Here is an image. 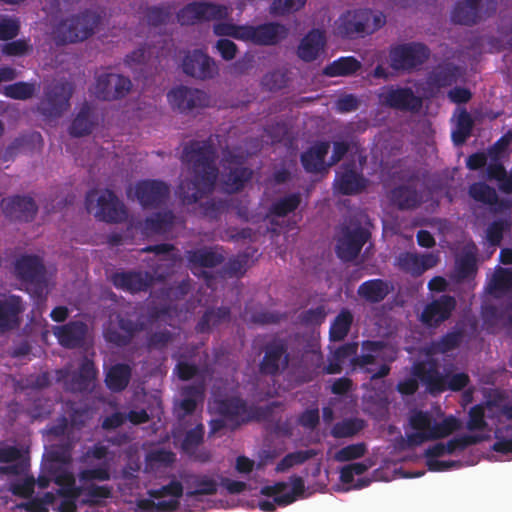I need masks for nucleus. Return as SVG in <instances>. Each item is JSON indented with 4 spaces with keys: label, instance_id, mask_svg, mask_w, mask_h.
Masks as SVG:
<instances>
[{
    "label": "nucleus",
    "instance_id": "1",
    "mask_svg": "<svg viewBox=\"0 0 512 512\" xmlns=\"http://www.w3.org/2000/svg\"><path fill=\"white\" fill-rule=\"evenodd\" d=\"M217 157V149L210 138L191 140L184 145L181 161L193 174L178 186L177 193L184 204H194L213 192L219 173Z\"/></svg>",
    "mask_w": 512,
    "mask_h": 512
},
{
    "label": "nucleus",
    "instance_id": "2",
    "mask_svg": "<svg viewBox=\"0 0 512 512\" xmlns=\"http://www.w3.org/2000/svg\"><path fill=\"white\" fill-rule=\"evenodd\" d=\"M362 354L352 357L350 366L353 371L370 375L371 380H377L389 375L396 352L389 348L384 341L365 340L361 344Z\"/></svg>",
    "mask_w": 512,
    "mask_h": 512
},
{
    "label": "nucleus",
    "instance_id": "3",
    "mask_svg": "<svg viewBox=\"0 0 512 512\" xmlns=\"http://www.w3.org/2000/svg\"><path fill=\"white\" fill-rule=\"evenodd\" d=\"M385 23L386 17L382 12L370 9L348 10L336 21V32L344 39L354 40L373 34Z\"/></svg>",
    "mask_w": 512,
    "mask_h": 512
},
{
    "label": "nucleus",
    "instance_id": "4",
    "mask_svg": "<svg viewBox=\"0 0 512 512\" xmlns=\"http://www.w3.org/2000/svg\"><path fill=\"white\" fill-rule=\"evenodd\" d=\"M101 15L93 10L86 9L59 22L53 29L57 44L76 43L88 39L94 34L95 28L101 22Z\"/></svg>",
    "mask_w": 512,
    "mask_h": 512
},
{
    "label": "nucleus",
    "instance_id": "5",
    "mask_svg": "<svg viewBox=\"0 0 512 512\" xmlns=\"http://www.w3.org/2000/svg\"><path fill=\"white\" fill-rule=\"evenodd\" d=\"M217 412L236 429L252 420H265L270 417L276 403L267 406H249L247 402L237 396L227 397L216 402Z\"/></svg>",
    "mask_w": 512,
    "mask_h": 512
},
{
    "label": "nucleus",
    "instance_id": "6",
    "mask_svg": "<svg viewBox=\"0 0 512 512\" xmlns=\"http://www.w3.org/2000/svg\"><path fill=\"white\" fill-rule=\"evenodd\" d=\"M88 212L95 208L94 216L106 223H121L127 218L124 203L110 189L103 190L99 195L96 189L89 190L85 197Z\"/></svg>",
    "mask_w": 512,
    "mask_h": 512
},
{
    "label": "nucleus",
    "instance_id": "7",
    "mask_svg": "<svg viewBox=\"0 0 512 512\" xmlns=\"http://www.w3.org/2000/svg\"><path fill=\"white\" fill-rule=\"evenodd\" d=\"M14 273L16 278L28 285L35 295L41 296L46 290V268L39 256H20L14 264Z\"/></svg>",
    "mask_w": 512,
    "mask_h": 512
},
{
    "label": "nucleus",
    "instance_id": "8",
    "mask_svg": "<svg viewBox=\"0 0 512 512\" xmlns=\"http://www.w3.org/2000/svg\"><path fill=\"white\" fill-rule=\"evenodd\" d=\"M230 10L226 5L208 1H193L181 8L176 18L180 25L190 26L198 22L223 20L228 18Z\"/></svg>",
    "mask_w": 512,
    "mask_h": 512
},
{
    "label": "nucleus",
    "instance_id": "9",
    "mask_svg": "<svg viewBox=\"0 0 512 512\" xmlns=\"http://www.w3.org/2000/svg\"><path fill=\"white\" fill-rule=\"evenodd\" d=\"M73 91V84L68 81H56L49 84L45 88L44 98L39 105L40 112L46 117H60L69 109Z\"/></svg>",
    "mask_w": 512,
    "mask_h": 512
},
{
    "label": "nucleus",
    "instance_id": "10",
    "mask_svg": "<svg viewBox=\"0 0 512 512\" xmlns=\"http://www.w3.org/2000/svg\"><path fill=\"white\" fill-rule=\"evenodd\" d=\"M378 100L382 106L410 113H418L423 105L422 98L411 87L399 85L384 86Z\"/></svg>",
    "mask_w": 512,
    "mask_h": 512
},
{
    "label": "nucleus",
    "instance_id": "11",
    "mask_svg": "<svg viewBox=\"0 0 512 512\" xmlns=\"http://www.w3.org/2000/svg\"><path fill=\"white\" fill-rule=\"evenodd\" d=\"M289 361L287 341L275 338L264 346V356L259 363V372L264 376H278L288 368Z\"/></svg>",
    "mask_w": 512,
    "mask_h": 512
},
{
    "label": "nucleus",
    "instance_id": "12",
    "mask_svg": "<svg viewBox=\"0 0 512 512\" xmlns=\"http://www.w3.org/2000/svg\"><path fill=\"white\" fill-rule=\"evenodd\" d=\"M167 98L171 107L182 114H189L210 105V96L205 91L183 85L171 89Z\"/></svg>",
    "mask_w": 512,
    "mask_h": 512
},
{
    "label": "nucleus",
    "instance_id": "13",
    "mask_svg": "<svg viewBox=\"0 0 512 512\" xmlns=\"http://www.w3.org/2000/svg\"><path fill=\"white\" fill-rule=\"evenodd\" d=\"M430 57L429 48L417 42L400 44L390 51L391 67L395 70H412Z\"/></svg>",
    "mask_w": 512,
    "mask_h": 512
},
{
    "label": "nucleus",
    "instance_id": "14",
    "mask_svg": "<svg viewBox=\"0 0 512 512\" xmlns=\"http://www.w3.org/2000/svg\"><path fill=\"white\" fill-rule=\"evenodd\" d=\"M184 74L198 80H209L219 74L215 60L201 49L188 51L182 60Z\"/></svg>",
    "mask_w": 512,
    "mask_h": 512
},
{
    "label": "nucleus",
    "instance_id": "15",
    "mask_svg": "<svg viewBox=\"0 0 512 512\" xmlns=\"http://www.w3.org/2000/svg\"><path fill=\"white\" fill-rule=\"evenodd\" d=\"M128 77L115 73L100 74L96 78L93 94L99 100L113 101L124 98L131 90Z\"/></svg>",
    "mask_w": 512,
    "mask_h": 512
},
{
    "label": "nucleus",
    "instance_id": "16",
    "mask_svg": "<svg viewBox=\"0 0 512 512\" xmlns=\"http://www.w3.org/2000/svg\"><path fill=\"white\" fill-rule=\"evenodd\" d=\"M370 236V232L361 226L354 229L343 227L335 248L338 258L344 262L356 259Z\"/></svg>",
    "mask_w": 512,
    "mask_h": 512
},
{
    "label": "nucleus",
    "instance_id": "17",
    "mask_svg": "<svg viewBox=\"0 0 512 512\" xmlns=\"http://www.w3.org/2000/svg\"><path fill=\"white\" fill-rule=\"evenodd\" d=\"M169 195V185L161 180H141L135 185V196L144 208L160 207L168 200Z\"/></svg>",
    "mask_w": 512,
    "mask_h": 512
},
{
    "label": "nucleus",
    "instance_id": "18",
    "mask_svg": "<svg viewBox=\"0 0 512 512\" xmlns=\"http://www.w3.org/2000/svg\"><path fill=\"white\" fill-rule=\"evenodd\" d=\"M288 35V29L280 23L268 22L256 26L245 25L244 40L260 46H273Z\"/></svg>",
    "mask_w": 512,
    "mask_h": 512
},
{
    "label": "nucleus",
    "instance_id": "19",
    "mask_svg": "<svg viewBox=\"0 0 512 512\" xmlns=\"http://www.w3.org/2000/svg\"><path fill=\"white\" fill-rule=\"evenodd\" d=\"M369 180L357 171L354 161L343 163L336 172L334 186L342 195H357L368 186Z\"/></svg>",
    "mask_w": 512,
    "mask_h": 512
},
{
    "label": "nucleus",
    "instance_id": "20",
    "mask_svg": "<svg viewBox=\"0 0 512 512\" xmlns=\"http://www.w3.org/2000/svg\"><path fill=\"white\" fill-rule=\"evenodd\" d=\"M25 309L26 305L21 296L15 294L0 296V334L18 329Z\"/></svg>",
    "mask_w": 512,
    "mask_h": 512
},
{
    "label": "nucleus",
    "instance_id": "21",
    "mask_svg": "<svg viewBox=\"0 0 512 512\" xmlns=\"http://www.w3.org/2000/svg\"><path fill=\"white\" fill-rule=\"evenodd\" d=\"M98 369L94 362L84 357L79 368L68 374L65 389L73 393H89L95 387Z\"/></svg>",
    "mask_w": 512,
    "mask_h": 512
},
{
    "label": "nucleus",
    "instance_id": "22",
    "mask_svg": "<svg viewBox=\"0 0 512 512\" xmlns=\"http://www.w3.org/2000/svg\"><path fill=\"white\" fill-rule=\"evenodd\" d=\"M438 262L439 256L435 253L401 252L396 257L395 265L403 273L412 277H419L427 270L435 267Z\"/></svg>",
    "mask_w": 512,
    "mask_h": 512
},
{
    "label": "nucleus",
    "instance_id": "23",
    "mask_svg": "<svg viewBox=\"0 0 512 512\" xmlns=\"http://www.w3.org/2000/svg\"><path fill=\"white\" fill-rule=\"evenodd\" d=\"M111 282L115 288L136 294L146 292L154 282V276L148 271H121L111 276Z\"/></svg>",
    "mask_w": 512,
    "mask_h": 512
},
{
    "label": "nucleus",
    "instance_id": "24",
    "mask_svg": "<svg viewBox=\"0 0 512 512\" xmlns=\"http://www.w3.org/2000/svg\"><path fill=\"white\" fill-rule=\"evenodd\" d=\"M455 307V298L443 294L425 306L421 313L420 320L427 327H438L441 323L450 318Z\"/></svg>",
    "mask_w": 512,
    "mask_h": 512
},
{
    "label": "nucleus",
    "instance_id": "25",
    "mask_svg": "<svg viewBox=\"0 0 512 512\" xmlns=\"http://www.w3.org/2000/svg\"><path fill=\"white\" fill-rule=\"evenodd\" d=\"M1 208L7 218L24 222L32 221L38 211L33 198L21 195L3 198Z\"/></svg>",
    "mask_w": 512,
    "mask_h": 512
},
{
    "label": "nucleus",
    "instance_id": "26",
    "mask_svg": "<svg viewBox=\"0 0 512 512\" xmlns=\"http://www.w3.org/2000/svg\"><path fill=\"white\" fill-rule=\"evenodd\" d=\"M326 42L323 30L312 29L300 41L297 56L304 62H313L324 52Z\"/></svg>",
    "mask_w": 512,
    "mask_h": 512
},
{
    "label": "nucleus",
    "instance_id": "27",
    "mask_svg": "<svg viewBox=\"0 0 512 512\" xmlns=\"http://www.w3.org/2000/svg\"><path fill=\"white\" fill-rule=\"evenodd\" d=\"M54 335L61 346L73 349L82 346L87 333V325L82 321H70L54 327Z\"/></svg>",
    "mask_w": 512,
    "mask_h": 512
},
{
    "label": "nucleus",
    "instance_id": "28",
    "mask_svg": "<svg viewBox=\"0 0 512 512\" xmlns=\"http://www.w3.org/2000/svg\"><path fill=\"white\" fill-rule=\"evenodd\" d=\"M227 160L229 163L236 165V167L231 168L225 177L226 191L229 193L239 192L251 180L253 171L248 167L242 166L243 158L241 156L229 153Z\"/></svg>",
    "mask_w": 512,
    "mask_h": 512
},
{
    "label": "nucleus",
    "instance_id": "29",
    "mask_svg": "<svg viewBox=\"0 0 512 512\" xmlns=\"http://www.w3.org/2000/svg\"><path fill=\"white\" fill-rule=\"evenodd\" d=\"M185 258L188 267L193 271L195 268H214L224 262V256L217 251V248L201 247L187 250Z\"/></svg>",
    "mask_w": 512,
    "mask_h": 512
},
{
    "label": "nucleus",
    "instance_id": "30",
    "mask_svg": "<svg viewBox=\"0 0 512 512\" xmlns=\"http://www.w3.org/2000/svg\"><path fill=\"white\" fill-rule=\"evenodd\" d=\"M290 483L292 485V491L284 493L282 496L274 497L273 501L262 500L259 501L258 507L264 512H273L276 510V506H287L297 500L298 497L302 496L305 492V483L302 477L292 475L290 477Z\"/></svg>",
    "mask_w": 512,
    "mask_h": 512
},
{
    "label": "nucleus",
    "instance_id": "31",
    "mask_svg": "<svg viewBox=\"0 0 512 512\" xmlns=\"http://www.w3.org/2000/svg\"><path fill=\"white\" fill-rule=\"evenodd\" d=\"M330 144L327 141L318 142L301 154L300 160L308 173H320L326 170L325 157Z\"/></svg>",
    "mask_w": 512,
    "mask_h": 512
},
{
    "label": "nucleus",
    "instance_id": "32",
    "mask_svg": "<svg viewBox=\"0 0 512 512\" xmlns=\"http://www.w3.org/2000/svg\"><path fill=\"white\" fill-rule=\"evenodd\" d=\"M482 0L459 1L451 12V21L456 24L472 26L480 19Z\"/></svg>",
    "mask_w": 512,
    "mask_h": 512
},
{
    "label": "nucleus",
    "instance_id": "33",
    "mask_svg": "<svg viewBox=\"0 0 512 512\" xmlns=\"http://www.w3.org/2000/svg\"><path fill=\"white\" fill-rule=\"evenodd\" d=\"M132 377V368L126 363H116L111 365L105 374V385L114 393L124 391L130 383Z\"/></svg>",
    "mask_w": 512,
    "mask_h": 512
},
{
    "label": "nucleus",
    "instance_id": "34",
    "mask_svg": "<svg viewBox=\"0 0 512 512\" xmlns=\"http://www.w3.org/2000/svg\"><path fill=\"white\" fill-rule=\"evenodd\" d=\"M53 481L59 486L57 494L63 498L77 500L83 494V486H76L75 477L67 468H55L53 470Z\"/></svg>",
    "mask_w": 512,
    "mask_h": 512
},
{
    "label": "nucleus",
    "instance_id": "35",
    "mask_svg": "<svg viewBox=\"0 0 512 512\" xmlns=\"http://www.w3.org/2000/svg\"><path fill=\"white\" fill-rule=\"evenodd\" d=\"M393 289L392 285L383 279H370L363 282L357 289L360 298L369 303H380Z\"/></svg>",
    "mask_w": 512,
    "mask_h": 512
},
{
    "label": "nucleus",
    "instance_id": "36",
    "mask_svg": "<svg viewBox=\"0 0 512 512\" xmlns=\"http://www.w3.org/2000/svg\"><path fill=\"white\" fill-rule=\"evenodd\" d=\"M460 77V69L453 63H444L435 67L427 77L429 86L441 89L456 83Z\"/></svg>",
    "mask_w": 512,
    "mask_h": 512
},
{
    "label": "nucleus",
    "instance_id": "37",
    "mask_svg": "<svg viewBox=\"0 0 512 512\" xmlns=\"http://www.w3.org/2000/svg\"><path fill=\"white\" fill-rule=\"evenodd\" d=\"M231 311L227 306L207 309L195 326L197 333H208L213 328L218 327L224 322L230 320Z\"/></svg>",
    "mask_w": 512,
    "mask_h": 512
},
{
    "label": "nucleus",
    "instance_id": "38",
    "mask_svg": "<svg viewBox=\"0 0 512 512\" xmlns=\"http://www.w3.org/2000/svg\"><path fill=\"white\" fill-rule=\"evenodd\" d=\"M175 215L171 210L160 211L148 216L143 224L147 234H165L173 228Z\"/></svg>",
    "mask_w": 512,
    "mask_h": 512
},
{
    "label": "nucleus",
    "instance_id": "39",
    "mask_svg": "<svg viewBox=\"0 0 512 512\" xmlns=\"http://www.w3.org/2000/svg\"><path fill=\"white\" fill-rule=\"evenodd\" d=\"M182 479L187 488H194L193 490H187V498H193L198 495H213L217 492L216 481L208 476L189 474L183 476Z\"/></svg>",
    "mask_w": 512,
    "mask_h": 512
},
{
    "label": "nucleus",
    "instance_id": "40",
    "mask_svg": "<svg viewBox=\"0 0 512 512\" xmlns=\"http://www.w3.org/2000/svg\"><path fill=\"white\" fill-rule=\"evenodd\" d=\"M391 201L400 210H411L421 204V197L415 188L400 185L391 191Z\"/></svg>",
    "mask_w": 512,
    "mask_h": 512
},
{
    "label": "nucleus",
    "instance_id": "41",
    "mask_svg": "<svg viewBox=\"0 0 512 512\" xmlns=\"http://www.w3.org/2000/svg\"><path fill=\"white\" fill-rule=\"evenodd\" d=\"M94 125L95 122L93 120L92 109L88 103H84L76 117L71 122L69 134L73 137L89 135L92 132Z\"/></svg>",
    "mask_w": 512,
    "mask_h": 512
},
{
    "label": "nucleus",
    "instance_id": "42",
    "mask_svg": "<svg viewBox=\"0 0 512 512\" xmlns=\"http://www.w3.org/2000/svg\"><path fill=\"white\" fill-rule=\"evenodd\" d=\"M353 320L352 312L347 308H343L331 322L329 328L330 340L333 342L344 340L351 329Z\"/></svg>",
    "mask_w": 512,
    "mask_h": 512
},
{
    "label": "nucleus",
    "instance_id": "43",
    "mask_svg": "<svg viewBox=\"0 0 512 512\" xmlns=\"http://www.w3.org/2000/svg\"><path fill=\"white\" fill-rule=\"evenodd\" d=\"M302 202V196L299 192L290 193L276 199L268 209L269 216H275L279 218L286 217L290 213H293L298 209Z\"/></svg>",
    "mask_w": 512,
    "mask_h": 512
},
{
    "label": "nucleus",
    "instance_id": "44",
    "mask_svg": "<svg viewBox=\"0 0 512 512\" xmlns=\"http://www.w3.org/2000/svg\"><path fill=\"white\" fill-rule=\"evenodd\" d=\"M361 68V63L353 56L340 57L328 64L323 73L329 77L349 76Z\"/></svg>",
    "mask_w": 512,
    "mask_h": 512
},
{
    "label": "nucleus",
    "instance_id": "45",
    "mask_svg": "<svg viewBox=\"0 0 512 512\" xmlns=\"http://www.w3.org/2000/svg\"><path fill=\"white\" fill-rule=\"evenodd\" d=\"M182 400L179 407L183 410L184 415H191L197 408V403L204 398V385L192 384L185 386L181 390Z\"/></svg>",
    "mask_w": 512,
    "mask_h": 512
},
{
    "label": "nucleus",
    "instance_id": "46",
    "mask_svg": "<svg viewBox=\"0 0 512 512\" xmlns=\"http://www.w3.org/2000/svg\"><path fill=\"white\" fill-rule=\"evenodd\" d=\"M474 127V120L471 114L465 109H461L456 121V127L452 132V141L456 146L463 145L471 136Z\"/></svg>",
    "mask_w": 512,
    "mask_h": 512
},
{
    "label": "nucleus",
    "instance_id": "47",
    "mask_svg": "<svg viewBox=\"0 0 512 512\" xmlns=\"http://www.w3.org/2000/svg\"><path fill=\"white\" fill-rule=\"evenodd\" d=\"M416 374L427 386L430 393H441L446 390V375H442L437 369L419 367L416 370Z\"/></svg>",
    "mask_w": 512,
    "mask_h": 512
},
{
    "label": "nucleus",
    "instance_id": "48",
    "mask_svg": "<svg viewBox=\"0 0 512 512\" xmlns=\"http://www.w3.org/2000/svg\"><path fill=\"white\" fill-rule=\"evenodd\" d=\"M464 333L461 329L452 330L444 334L439 340L432 342L431 350L434 353L445 354L456 349L462 342Z\"/></svg>",
    "mask_w": 512,
    "mask_h": 512
},
{
    "label": "nucleus",
    "instance_id": "49",
    "mask_svg": "<svg viewBox=\"0 0 512 512\" xmlns=\"http://www.w3.org/2000/svg\"><path fill=\"white\" fill-rule=\"evenodd\" d=\"M203 441L204 426L200 423L185 433L181 443V449L185 454L194 457L198 447L203 443Z\"/></svg>",
    "mask_w": 512,
    "mask_h": 512
},
{
    "label": "nucleus",
    "instance_id": "50",
    "mask_svg": "<svg viewBox=\"0 0 512 512\" xmlns=\"http://www.w3.org/2000/svg\"><path fill=\"white\" fill-rule=\"evenodd\" d=\"M460 428V421L454 416H448L441 422L432 421L431 429L428 431L430 440L445 438Z\"/></svg>",
    "mask_w": 512,
    "mask_h": 512
},
{
    "label": "nucleus",
    "instance_id": "51",
    "mask_svg": "<svg viewBox=\"0 0 512 512\" xmlns=\"http://www.w3.org/2000/svg\"><path fill=\"white\" fill-rule=\"evenodd\" d=\"M314 456H316V451L313 449L298 450L288 453L277 463L275 471L277 473L285 472L295 465L303 464Z\"/></svg>",
    "mask_w": 512,
    "mask_h": 512
},
{
    "label": "nucleus",
    "instance_id": "52",
    "mask_svg": "<svg viewBox=\"0 0 512 512\" xmlns=\"http://www.w3.org/2000/svg\"><path fill=\"white\" fill-rule=\"evenodd\" d=\"M469 196L477 202L493 205L497 202L498 196L495 189L485 182H474L469 186Z\"/></svg>",
    "mask_w": 512,
    "mask_h": 512
},
{
    "label": "nucleus",
    "instance_id": "53",
    "mask_svg": "<svg viewBox=\"0 0 512 512\" xmlns=\"http://www.w3.org/2000/svg\"><path fill=\"white\" fill-rule=\"evenodd\" d=\"M477 272V259L473 251H465L456 262V274L459 281L474 276Z\"/></svg>",
    "mask_w": 512,
    "mask_h": 512
},
{
    "label": "nucleus",
    "instance_id": "54",
    "mask_svg": "<svg viewBox=\"0 0 512 512\" xmlns=\"http://www.w3.org/2000/svg\"><path fill=\"white\" fill-rule=\"evenodd\" d=\"M364 428V421L358 418L346 419L337 422L331 431L335 438L352 437Z\"/></svg>",
    "mask_w": 512,
    "mask_h": 512
},
{
    "label": "nucleus",
    "instance_id": "55",
    "mask_svg": "<svg viewBox=\"0 0 512 512\" xmlns=\"http://www.w3.org/2000/svg\"><path fill=\"white\" fill-rule=\"evenodd\" d=\"M110 478V467L106 462H103L96 467L82 469L78 473V479L83 485L91 481H108Z\"/></svg>",
    "mask_w": 512,
    "mask_h": 512
},
{
    "label": "nucleus",
    "instance_id": "56",
    "mask_svg": "<svg viewBox=\"0 0 512 512\" xmlns=\"http://www.w3.org/2000/svg\"><path fill=\"white\" fill-rule=\"evenodd\" d=\"M152 499H140L137 506L140 510L146 512H173L178 509L180 502L177 499L159 500L155 502Z\"/></svg>",
    "mask_w": 512,
    "mask_h": 512
},
{
    "label": "nucleus",
    "instance_id": "57",
    "mask_svg": "<svg viewBox=\"0 0 512 512\" xmlns=\"http://www.w3.org/2000/svg\"><path fill=\"white\" fill-rule=\"evenodd\" d=\"M35 93V86L28 82H16L3 87L2 94L15 100L30 99Z\"/></svg>",
    "mask_w": 512,
    "mask_h": 512
},
{
    "label": "nucleus",
    "instance_id": "58",
    "mask_svg": "<svg viewBox=\"0 0 512 512\" xmlns=\"http://www.w3.org/2000/svg\"><path fill=\"white\" fill-rule=\"evenodd\" d=\"M83 486V494L86 498L82 500V503L88 505L98 504L100 499H108L112 496V487L108 485H88Z\"/></svg>",
    "mask_w": 512,
    "mask_h": 512
},
{
    "label": "nucleus",
    "instance_id": "59",
    "mask_svg": "<svg viewBox=\"0 0 512 512\" xmlns=\"http://www.w3.org/2000/svg\"><path fill=\"white\" fill-rule=\"evenodd\" d=\"M103 335L105 340L117 347H125L130 344L132 339L129 334H125L114 322L110 321L104 328Z\"/></svg>",
    "mask_w": 512,
    "mask_h": 512
},
{
    "label": "nucleus",
    "instance_id": "60",
    "mask_svg": "<svg viewBox=\"0 0 512 512\" xmlns=\"http://www.w3.org/2000/svg\"><path fill=\"white\" fill-rule=\"evenodd\" d=\"M483 437L479 435H462L450 439L445 443L447 454H453L455 451H463L471 445H475L483 441Z\"/></svg>",
    "mask_w": 512,
    "mask_h": 512
},
{
    "label": "nucleus",
    "instance_id": "61",
    "mask_svg": "<svg viewBox=\"0 0 512 512\" xmlns=\"http://www.w3.org/2000/svg\"><path fill=\"white\" fill-rule=\"evenodd\" d=\"M147 493L151 498L154 499H161L166 496H171L173 497L172 499L179 500V498L183 495V485L179 481L172 480L167 485H163L160 488L148 490Z\"/></svg>",
    "mask_w": 512,
    "mask_h": 512
},
{
    "label": "nucleus",
    "instance_id": "62",
    "mask_svg": "<svg viewBox=\"0 0 512 512\" xmlns=\"http://www.w3.org/2000/svg\"><path fill=\"white\" fill-rule=\"evenodd\" d=\"M366 451L365 443L350 444L338 450L335 454V459L338 462L352 461L363 457Z\"/></svg>",
    "mask_w": 512,
    "mask_h": 512
},
{
    "label": "nucleus",
    "instance_id": "63",
    "mask_svg": "<svg viewBox=\"0 0 512 512\" xmlns=\"http://www.w3.org/2000/svg\"><path fill=\"white\" fill-rule=\"evenodd\" d=\"M466 427L469 431H481L487 427L485 420V408L478 404L469 410Z\"/></svg>",
    "mask_w": 512,
    "mask_h": 512
},
{
    "label": "nucleus",
    "instance_id": "64",
    "mask_svg": "<svg viewBox=\"0 0 512 512\" xmlns=\"http://www.w3.org/2000/svg\"><path fill=\"white\" fill-rule=\"evenodd\" d=\"M249 261L247 254H239L228 260L223 270L229 277H241L246 272V266Z\"/></svg>",
    "mask_w": 512,
    "mask_h": 512
}]
</instances>
